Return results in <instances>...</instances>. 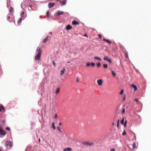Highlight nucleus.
<instances>
[{"label":"nucleus","instance_id":"19","mask_svg":"<svg viewBox=\"0 0 151 151\" xmlns=\"http://www.w3.org/2000/svg\"><path fill=\"white\" fill-rule=\"evenodd\" d=\"M94 58L95 59H97V60H98L99 61H101V59L99 57H97V56H95V57H94Z\"/></svg>","mask_w":151,"mask_h":151},{"label":"nucleus","instance_id":"25","mask_svg":"<svg viewBox=\"0 0 151 151\" xmlns=\"http://www.w3.org/2000/svg\"><path fill=\"white\" fill-rule=\"evenodd\" d=\"M76 78H77V79L76 80V82L78 83V82H79V77L78 76H77L76 77Z\"/></svg>","mask_w":151,"mask_h":151},{"label":"nucleus","instance_id":"44","mask_svg":"<svg viewBox=\"0 0 151 151\" xmlns=\"http://www.w3.org/2000/svg\"><path fill=\"white\" fill-rule=\"evenodd\" d=\"M110 151H115V149L114 148H113L112 149H111L110 150Z\"/></svg>","mask_w":151,"mask_h":151},{"label":"nucleus","instance_id":"1","mask_svg":"<svg viewBox=\"0 0 151 151\" xmlns=\"http://www.w3.org/2000/svg\"><path fill=\"white\" fill-rule=\"evenodd\" d=\"M36 50L38 52V53L35 57V60H39L40 58L41 50L40 48L39 47H37Z\"/></svg>","mask_w":151,"mask_h":151},{"label":"nucleus","instance_id":"42","mask_svg":"<svg viewBox=\"0 0 151 151\" xmlns=\"http://www.w3.org/2000/svg\"><path fill=\"white\" fill-rule=\"evenodd\" d=\"M2 123L3 124H5V120H3L2 121Z\"/></svg>","mask_w":151,"mask_h":151},{"label":"nucleus","instance_id":"49","mask_svg":"<svg viewBox=\"0 0 151 151\" xmlns=\"http://www.w3.org/2000/svg\"><path fill=\"white\" fill-rule=\"evenodd\" d=\"M98 36L100 38H101V35L100 34H99V35H98Z\"/></svg>","mask_w":151,"mask_h":151},{"label":"nucleus","instance_id":"17","mask_svg":"<svg viewBox=\"0 0 151 151\" xmlns=\"http://www.w3.org/2000/svg\"><path fill=\"white\" fill-rule=\"evenodd\" d=\"M48 38V36H47L43 40V42L44 43H46L47 42V40Z\"/></svg>","mask_w":151,"mask_h":151},{"label":"nucleus","instance_id":"45","mask_svg":"<svg viewBox=\"0 0 151 151\" xmlns=\"http://www.w3.org/2000/svg\"><path fill=\"white\" fill-rule=\"evenodd\" d=\"M29 7H30V9H29V8H28V10H29V11H30V10H31V9H32V7H31V5H29Z\"/></svg>","mask_w":151,"mask_h":151},{"label":"nucleus","instance_id":"52","mask_svg":"<svg viewBox=\"0 0 151 151\" xmlns=\"http://www.w3.org/2000/svg\"><path fill=\"white\" fill-rule=\"evenodd\" d=\"M59 125H62V123L61 122H60L59 123Z\"/></svg>","mask_w":151,"mask_h":151},{"label":"nucleus","instance_id":"10","mask_svg":"<svg viewBox=\"0 0 151 151\" xmlns=\"http://www.w3.org/2000/svg\"><path fill=\"white\" fill-rule=\"evenodd\" d=\"M67 2V0H63L61 2L60 5L61 6H64L65 5Z\"/></svg>","mask_w":151,"mask_h":151},{"label":"nucleus","instance_id":"39","mask_svg":"<svg viewBox=\"0 0 151 151\" xmlns=\"http://www.w3.org/2000/svg\"><path fill=\"white\" fill-rule=\"evenodd\" d=\"M6 129L7 130H9V131H10V128L9 127H6Z\"/></svg>","mask_w":151,"mask_h":151},{"label":"nucleus","instance_id":"29","mask_svg":"<svg viewBox=\"0 0 151 151\" xmlns=\"http://www.w3.org/2000/svg\"><path fill=\"white\" fill-rule=\"evenodd\" d=\"M96 65L98 67H99L101 65V64L100 62H98L96 63Z\"/></svg>","mask_w":151,"mask_h":151},{"label":"nucleus","instance_id":"7","mask_svg":"<svg viewBox=\"0 0 151 151\" xmlns=\"http://www.w3.org/2000/svg\"><path fill=\"white\" fill-rule=\"evenodd\" d=\"M97 82L98 85L101 86L102 85L103 83V80L102 79H99L97 80Z\"/></svg>","mask_w":151,"mask_h":151},{"label":"nucleus","instance_id":"37","mask_svg":"<svg viewBox=\"0 0 151 151\" xmlns=\"http://www.w3.org/2000/svg\"><path fill=\"white\" fill-rule=\"evenodd\" d=\"M122 134V135H124L125 134H126V133L125 132V130H124V132H123Z\"/></svg>","mask_w":151,"mask_h":151},{"label":"nucleus","instance_id":"26","mask_svg":"<svg viewBox=\"0 0 151 151\" xmlns=\"http://www.w3.org/2000/svg\"><path fill=\"white\" fill-rule=\"evenodd\" d=\"M22 17H21L20 18H19L17 22L18 23H21V22L22 21Z\"/></svg>","mask_w":151,"mask_h":151},{"label":"nucleus","instance_id":"41","mask_svg":"<svg viewBox=\"0 0 151 151\" xmlns=\"http://www.w3.org/2000/svg\"><path fill=\"white\" fill-rule=\"evenodd\" d=\"M133 147L134 149L136 147V145L134 143L133 144Z\"/></svg>","mask_w":151,"mask_h":151},{"label":"nucleus","instance_id":"28","mask_svg":"<svg viewBox=\"0 0 151 151\" xmlns=\"http://www.w3.org/2000/svg\"><path fill=\"white\" fill-rule=\"evenodd\" d=\"M103 67L104 68H106L108 67L107 65V64H103Z\"/></svg>","mask_w":151,"mask_h":151},{"label":"nucleus","instance_id":"3","mask_svg":"<svg viewBox=\"0 0 151 151\" xmlns=\"http://www.w3.org/2000/svg\"><path fill=\"white\" fill-rule=\"evenodd\" d=\"M82 144L83 145H89L90 146H91L92 145L93 143L92 142H82Z\"/></svg>","mask_w":151,"mask_h":151},{"label":"nucleus","instance_id":"21","mask_svg":"<svg viewBox=\"0 0 151 151\" xmlns=\"http://www.w3.org/2000/svg\"><path fill=\"white\" fill-rule=\"evenodd\" d=\"M124 118H122V119L120 121L121 123L122 124H124Z\"/></svg>","mask_w":151,"mask_h":151},{"label":"nucleus","instance_id":"47","mask_svg":"<svg viewBox=\"0 0 151 151\" xmlns=\"http://www.w3.org/2000/svg\"><path fill=\"white\" fill-rule=\"evenodd\" d=\"M57 115L55 114L54 116V118H57Z\"/></svg>","mask_w":151,"mask_h":151},{"label":"nucleus","instance_id":"14","mask_svg":"<svg viewBox=\"0 0 151 151\" xmlns=\"http://www.w3.org/2000/svg\"><path fill=\"white\" fill-rule=\"evenodd\" d=\"M64 13V12L63 11H58L57 12V14L58 15H62Z\"/></svg>","mask_w":151,"mask_h":151},{"label":"nucleus","instance_id":"4","mask_svg":"<svg viewBox=\"0 0 151 151\" xmlns=\"http://www.w3.org/2000/svg\"><path fill=\"white\" fill-rule=\"evenodd\" d=\"M6 134V132L4 131L1 127H0V135H4Z\"/></svg>","mask_w":151,"mask_h":151},{"label":"nucleus","instance_id":"15","mask_svg":"<svg viewBox=\"0 0 151 151\" xmlns=\"http://www.w3.org/2000/svg\"><path fill=\"white\" fill-rule=\"evenodd\" d=\"M5 110V109L3 105L2 104H0V111H1V110Z\"/></svg>","mask_w":151,"mask_h":151},{"label":"nucleus","instance_id":"54","mask_svg":"<svg viewBox=\"0 0 151 151\" xmlns=\"http://www.w3.org/2000/svg\"><path fill=\"white\" fill-rule=\"evenodd\" d=\"M50 34H52V33L51 32H50Z\"/></svg>","mask_w":151,"mask_h":151},{"label":"nucleus","instance_id":"23","mask_svg":"<svg viewBox=\"0 0 151 151\" xmlns=\"http://www.w3.org/2000/svg\"><path fill=\"white\" fill-rule=\"evenodd\" d=\"M46 16L47 18L48 19L49 18V12L48 11L47 12Z\"/></svg>","mask_w":151,"mask_h":151},{"label":"nucleus","instance_id":"51","mask_svg":"<svg viewBox=\"0 0 151 151\" xmlns=\"http://www.w3.org/2000/svg\"><path fill=\"white\" fill-rule=\"evenodd\" d=\"M125 95H124V96L123 98V101H124V100H125Z\"/></svg>","mask_w":151,"mask_h":151},{"label":"nucleus","instance_id":"50","mask_svg":"<svg viewBox=\"0 0 151 151\" xmlns=\"http://www.w3.org/2000/svg\"><path fill=\"white\" fill-rule=\"evenodd\" d=\"M125 56H126V57L128 58V55L127 54H125Z\"/></svg>","mask_w":151,"mask_h":151},{"label":"nucleus","instance_id":"56","mask_svg":"<svg viewBox=\"0 0 151 151\" xmlns=\"http://www.w3.org/2000/svg\"><path fill=\"white\" fill-rule=\"evenodd\" d=\"M70 61H68L67 62L68 63H70Z\"/></svg>","mask_w":151,"mask_h":151},{"label":"nucleus","instance_id":"32","mask_svg":"<svg viewBox=\"0 0 151 151\" xmlns=\"http://www.w3.org/2000/svg\"><path fill=\"white\" fill-rule=\"evenodd\" d=\"M57 129H58V131L59 132H62V131L61 130H60V127H59V126H58L57 127Z\"/></svg>","mask_w":151,"mask_h":151},{"label":"nucleus","instance_id":"43","mask_svg":"<svg viewBox=\"0 0 151 151\" xmlns=\"http://www.w3.org/2000/svg\"><path fill=\"white\" fill-rule=\"evenodd\" d=\"M52 64L54 66H55L56 64L54 61H52Z\"/></svg>","mask_w":151,"mask_h":151},{"label":"nucleus","instance_id":"11","mask_svg":"<svg viewBox=\"0 0 151 151\" xmlns=\"http://www.w3.org/2000/svg\"><path fill=\"white\" fill-rule=\"evenodd\" d=\"M72 23L73 25H78L79 24L78 22L75 20L73 21L72 22Z\"/></svg>","mask_w":151,"mask_h":151},{"label":"nucleus","instance_id":"5","mask_svg":"<svg viewBox=\"0 0 151 151\" xmlns=\"http://www.w3.org/2000/svg\"><path fill=\"white\" fill-rule=\"evenodd\" d=\"M104 60H106L108 61L110 64H111L112 62L111 59L108 58V57L106 56H105L104 57Z\"/></svg>","mask_w":151,"mask_h":151},{"label":"nucleus","instance_id":"57","mask_svg":"<svg viewBox=\"0 0 151 151\" xmlns=\"http://www.w3.org/2000/svg\"><path fill=\"white\" fill-rule=\"evenodd\" d=\"M60 0H57V1H59Z\"/></svg>","mask_w":151,"mask_h":151},{"label":"nucleus","instance_id":"18","mask_svg":"<svg viewBox=\"0 0 151 151\" xmlns=\"http://www.w3.org/2000/svg\"><path fill=\"white\" fill-rule=\"evenodd\" d=\"M65 69L64 68L63 69V70L61 71L60 74L61 75H62L63 74H64V72L65 71Z\"/></svg>","mask_w":151,"mask_h":151},{"label":"nucleus","instance_id":"2","mask_svg":"<svg viewBox=\"0 0 151 151\" xmlns=\"http://www.w3.org/2000/svg\"><path fill=\"white\" fill-rule=\"evenodd\" d=\"M5 145L6 147L9 146V147H11L12 145V142L11 141L8 140L6 141V142Z\"/></svg>","mask_w":151,"mask_h":151},{"label":"nucleus","instance_id":"31","mask_svg":"<svg viewBox=\"0 0 151 151\" xmlns=\"http://www.w3.org/2000/svg\"><path fill=\"white\" fill-rule=\"evenodd\" d=\"M90 65H91V63L90 62H87L86 63V65L87 66H90Z\"/></svg>","mask_w":151,"mask_h":151},{"label":"nucleus","instance_id":"6","mask_svg":"<svg viewBox=\"0 0 151 151\" xmlns=\"http://www.w3.org/2000/svg\"><path fill=\"white\" fill-rule=\"evenodd\" d=\"M55 4V3L50 2L48 4V6L49 8H52Z\"/></svg>","mask_w":151,"mask_h":151},{"label":"nucleus","instance_id":"53","mask_svg":"<svg viewBox=\"0 0 151 151\" xmlns=\"http://www.w3.org/2000/svg\"><path fill=\"white\" fill-rule=\"evenodd\" d=\"M112 126H114V122H112Z\"/></svg>","mask_w":151,"mask_h":151},{"label":"nucleus","instance_id":"35","mask_svg":"<svg viewBox=\"0 0 151 151\" xmlns=\"http://www.w3.org/2000/svg\"><path fill=\"white\" fill-rule=\"evenodd\" d=\"M112 74L113 76H115L116 75L115 73L113 71H112Z\"/></svg>","mask_w":151,"mask_h":151},{"label":"nucleus","instance_id":"30","mask_svg":"<svg viewBox=\"0 0 151 151\" xmlns=\"http://www.w3.org/2000/svg\"><path fill=\"white\" fill-rule=\"evenodd\" d=\"M119 119H118L117 121V127H119Z\"/></svg>","mask_w":151,"mask_h":151},{"label":"nucleus","instance_id":"16","mask_svg":"<svg viewBox=\"0 0 151 151\" xmlns=\"http://www.w3.org/2000/svg\"><path fill=\"white\" fill-rule=\"evenodd\" d=\"M103 40L109 44H110L111 43V41H109L108 40L106 39H104Z\"/></svg>","mask_w":151,"mask_h":151},{"label":"nucleus","instance_id":"34","mask_svg":"<svg viewBox=\"0 0 151 151\" xmlns=\"http://www.w3.org/2000/svg\"><path fill=\"white\" fill-rule=\"evenodd\" d=\"M91 66L92 67L94 66L95 65V63L92 62L91 63Z\"/></svg>","mask_w":151,"mask_h":151},{"label":"nucleus","instance_id":"33","mask_svg":"<svg viewBox=\"0 0 151 151\" xmlns=\"http://www.w3.org/2000/svg\"><path fill=\"white\" fill-rule=\"evenodd\" d=\"M123 92H124L123 90L122 89L121 90L120 92L119 93L120 94V95L122 94L123 93Z\"/></svg>","mask_w":151,"mask_h":151},{"label":"nucleus","instance_id":"40","mask_svg":"<svg viewBox=\"0 0 151 151\" xmlns=\"http://www.w3.org/2000/svg\"><path fill=\"white\" fill-rule=\"evenodd\" d=\"M125 112V109L124 108L122 110V114H124Z\"/></svg>","mask_w":151,"mask_h":151},{"label":"nucleus","instance_id":"48","mask_svg":"<svg viewBox=\"0 0 151 151\" xmlns=\"http://www.w3.org/2000/svg\"><path fill=\"white\" fill-rule=\"evenodd\" d=\"M83 36L87 37H88L87 35L86 34H85Z\"/></svg>","mask_w":151,"mask_h":151},{"label":"nucleus","instance_id":"38","mask_svg":"<svg viewBox=\"0 0 151 151\" xmlns=\"http://www.w3.org/2000/svg\"><path fill=\"white\" fill-rule=\"evenodd\" d=\"M134 100L136 102H137V103H139V102H138V100L137 99H134Z\"/></svg>","mask_w":151,"mask_h":151},{"label":"nucleus","instance_id":"9","mask_svg":"<svg viewBox=\"0 0 151 151\" xmlns=\"http://www.w3.org/2000/svg\"><path fill=\"white\" fill-rule=\"evenodd\" d=\"M24 12H22L21 15V17L22 18V19L23 20L24 18L26 17V14H24Z\"/></svg>","mask_w":151,"mask_h":151},{"label":"nucleus","instance_id":"13","mask_svg":"<svg viewBox=\"0 0 151 151\" xmlns=\"http://www.w3.org/2000/svg\"><path fill=\"white\" fill-rule=\"evenodd\" d=\"M72 150V149L70 147H67L64 149L63 150V151H71Z\"/></svg>","mask_w":151,"mask_h":151},{"label":"nucleus","instance_id":"22","mask_svg":"<svg viewBox=\"0 0 151 151\" xmlns=\"http://www.w3.org/2000/svg\"><path fill=\"white\" fill-rule=\"evenodd\" d=\"M60 89L59 88H58L56 89V90L55 91V93H58L60 91Z\"/></svg>","mask_w":151,"mask_h":151},{"label":"nucleus","instance_id":"55","mask_svg":"<svg viewBox=\"0 0 151 151\" xmlns=\"http://www.w3.org/2000/svg\"><path fill=\"white\" fill-rule=\"evenodd\" d=\"M40 18H41L42 17L41 16H40Z\"/></svg>","mask_w":151,"mask_h":151},{"label":"nucleus","instance_id":"24","mask_svg":"<svg viewBox=\"0 0 151 151\" xmlns=\"http://www.w3.org/2000/svg\"><path fill=\"white\" fill-rule=\"evenodd\" d=\"M13 8L12 7H11L10 8V9H9V12H13Z\"/></svg>","mask_w":151,"mask_h":151},{"label":"nucleus","instance_id":"12","mask_svg":"<svg viewBox=\"0 0 151 151\" xmlns=\"http://www.w3.org/2000/svg\"><path fill=\"white\" fill-rule=\"evenodd\" d=\"M71 29H72V27L70 24H68L66 26V29L67 30H69Z\"/></svg>","mask_w":151,"mask_h":151},{"label":"nucleus","instance_id":"36","mask_svg":"<svg viewBox=\"0 0 151 151\" xmlns=\"http://www.w3.org/2000/svg\"><path fill=\"white\" fill-rule=\"evenodd\" d=\"M7 0V2H6V3H7V7L8 8V3H9V0Z\"/></svg>","mask_w":151,"mask_h":151},{"label":"nucleus","instance_id":"27","mask_svg":"<svg viewBox=\"0 0 151 151\" xmlns=\"http://www.w3.org/2000/svg\"><path fill=\"white\" fill-rule=\"evenodd\" d=\"M127 123V120H126L125 121L124 123V124H124V127H126V126Z\"/></svg>","mask_w":151,"mask_h":151},{"label":"nucleus","instance_id":"58","mask_svg":"<svg viewBox=\"0 0 151 151\" xmlns=\"http://www.w3.org/2000/svg\"><path fill=\"white\" fill-rule=\"evenodd\" d=\"M0 151H1V149H0Z\"/></svg>","mask_w":151,"mask_h":151},{"label":"nucleus","instance_id":"20","mask_svg":"<svg viewBox=\"0 0 151 151\" xmlns=\"http://www.w3.org/2000/svg\"><path fill=\"white\" fill-rule=\"evenodd\" d=\"M52 128L54 129L55 130V123L54 122H53L52 124Z\"/></svg>","mask_w":151,"mask_h":151},{"label":"nucleus","instance_id":"46","mask_svg":"<svg viewBox=\"0 0 151 151\" xmlns=\"http://www.w3.org/2000/svg\"><path fill=\"white\" fill-rule=\"evenodd\" d=\"M10 19V17L9 16H7V20H9V19Z\"/></svg>","mask_w":151,"mask_h":151},{"label":"nucleus","instance_id":"8","mask_svg":"<svg viewBox=\"0 0 151 151\" xmlns=\"http://www.w3.org/2000/svg\"><path fill=\"white\" fill-rule=\"evenodd\" d=\"M132 87L134 89V91L135 92L137 90V86L134 84H131V85Z\"/></svg>","mask_w":151,"mask_h":151}]
</instances>
